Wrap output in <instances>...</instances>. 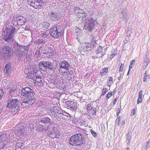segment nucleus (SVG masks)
<instances>
[{
  "mask_svg": "<svg viewBox=\"0 0 150 150\" xmlns=\"http://www.w3.org/2000/svg\"><path fill=\"white\" fill-rule=\"evenodd\" d=\"M15 27L11 25L7 27L6 32L3 35L2 39L9 44L13 43L15 41L14 35L15 33Z\"/></svg>",
  "mask_w": 150,
  "mask_h": 150,
  "instance_id": "1",
  "label": "nucleus"
},
{
  "mask_svg": "<svg viewBox=\"0 0 150 150\" xmlns=\"http://www.w3.org/2000/svg\"><path fill=\"white\" fill-rule=\"evenodd\" d=\"M84 138L81 134H75L70 138L69 143L73 146H79L85 143Z\"/></svg>",
  "mask_w": 150,
  "mask_h": 150,
  "instance_id": "2",
  "label": "nucleus"
},
{
  "mask_svg": "<svg viewBox=\"0 0 150 150\" xmlns=\"http://www.w3.org/2000/svg\"><path fill=\"white\" fill-rule=\"evenodd\" d=\"M83 19L86 21L83 28L88 31H91L97 23L96 21L91 16L83 17Z\"/></svg>",
  "mask_w": 150,
  "mask_h": 150,
  "instance_id": "3",
  "label": "nucleus"
},
{
  "mask_svg": "<svg viewBox=\"0 0 150 150\" xmlns=\"http://www.w3.org/2000/svg\"><path fill=\"white\" fill-rule=\"evenodd\" d=\"M31 94L28 96H26L27 97L24 99L23 102L22 103L21 105L24 107H27L29 105L33 104L35 102V93H32Z\"/></svg>",
  "mask_w": 150,
  "mask_h": 150,
  "instance_id": "4",
  "label": "nucleus"
},
{
  "mask_svg": "<svg viewBox=\"0 0 150 150\" xmlns=\"http://www.w3.org/2000/svg\"><path fill=\"white\" fill-rule=\"evenodd\" d=\"M62 28L59 26H53L49 31V33L54 38H57L61 36L62 35Z\"/></svg>",
  "mask_w": 150,
  "mask_h": 150,
  "instance_id": "5",
  "label": "nucleus"
},
{
  "mask_svg": "<svg viewBox=\"0 0 150 150\" xmlns=\"http://www.w3.org/2000/svg\"><path fill=\"white\" fill-rule=\"evenodd\" d=\"M39 67L40 69L47 68L53 70L56 68L53 62L50 61H42L39 63Z\"/></svg>",
  "mask_w": 150,
  "mask_h": 150,
  "instance_id": "6",
  "label": "nucleus"
},
{
  "mask_svg": "<svg viewBox=\"0 0 150 150\" xmlns=\"http://www.w3.org/2000/svg\"><path fill=\"white\" fill-rule=\"evenodd\" d=\"M57 69L59 73H64L65 70L68 71L70 68L69 64L66 61H62L59 64Z\"/></svg>",
  "mask_w": 150,
  "mask_h": 150,
  "instance_id": "7",
  "label": "nucleus"
},
{
  "mask_svg": "<svg viewBox=\"0 0 150 150\" xmlns=\"http://www.w3.org/2000/svg\"><path fill=\"white\" fill-rule=\"evenodd\" d=\"M93 45L91 43H82L80 49V53H82L85 52L90 51L93 47Z\"/></svg>",
  "mask_w": 150,
  "mask_h": 150,
  "instance_id": "8",
  "label": "nucleus"
},
{
  "mask_svg": "<svg viewBox=\"0 0 150 150\" xmlns=\"http://www.w3.org/2000/svg\"><path fill=\"white\" fill-rule=\"evenodd\" d=\"M48 16L52 21H56L60 19L62 17V15L59 12H54L49 11L48 12Z\"/></svg>",
  "mask_w": 150,
  "mask_h": 150,
  "instance_id": "9",
  "label": "nucleus"
},
{
  "mask_svg": "<svg viewBox=\"0 0 150 150\" xmlns=\"http://www.w3.org/2000/svg\"><path fill=\"white\" fill-rule=\"evenodd\" d=\"M9 138V136L7 133H2L0 136V140H1L2 143H0V149H4L6 145L5 142H6L8 139Z\"/></svg>",
  "mask_w": 150,
  "mask_h": 150,
  "instance_id": "10",
  "label": "nucleus"
},
{
  "mask_svg": "<svg viewBox=\"0 0 150 150\" xmlns=\"http://www.w3.org/2000/svg\"><path fill=\"white\" fill-rule=\"evenodd\" d=\"M44 3L42 0H37L35 1H29L28 4L33 6L35 9L40 8L41 6L44 4Z\"/></svg>",
  "mask_w": 150,
  "mask_h": 150,
  "instance_id": "11",
  "label": "nucleus"
},
{
  "mask_svg": "<svg viewBox=\"0 0 150 150\" xmlns=\"http://www.w3.org/2000/svg\"><path fill=\"white\" fill-rule=\"evenodd\" d=\"M7 101L6 108L8 109H11L15 106L18 105L19 103L18 100L16 98L9 99Z\"/></svg>",
  "mask_w": 150,
  "mask_h": 150,
  "instance_id": "12",
  "label": "nucleus"
},
{
  "mask_svg": "<svg viewBox=\"0 0 150 150\" xmlns=\"http://www.w3.org/2000/svg\"><path fill=\"white\" fill-rule=\"evenodd\" d=\"M13 66L11 63L6 64L4 68V73L7 76H10L13 71Z\"/></svg>",
  "mask_w": 150,
  "mask_h": 150,
  "instance_id": "13",
  "label": "nucleus"
},
{
  "mask_svg": "<svg viewBox=\"0 0 150 150\" xmlns=\"http://www.w3.org/2000/svg\"><path fill=\"white\" fill-rule=\"evenodd\" d=\"M3 53L4 56L8 57L12 54L13 50L10 46L6 45L2 49Z\"/></svg>",
  "mask_w": 150,
  "mask_h": 150,
  "instance_id": "14",
  "label": "nucleus"
},
{
  "mask_svg": "<svg viewBox=\"0 0 150 150\" xmlns=\"http://www.w3.org/2000/svg\"><path fill=\"white\" fill-rule=\"evenodd\" d=\"M32 93H34L33 91V88L32 87H26L22 90L21 94L23 96H26L31 94Z\"/></svg>",
  "mask_w": 150,
  "mask_h": 150,
  "instance_id": "15",
  "label": "nucleus"
},
{
  "mask_svg": "<svg viewBox=\"0 0 150 150\" xmlns=\"http://www.w3.org/2000/svg\"><path fill=\"white\" fill-rule=\"evenodd\" d=\"M14 133L17 136L21 137L27 134V130L25 128L16 129L14 131Z\"/></svg>",
  "mask_w": 150,
  "mask_h": 150,
  "instance_id": "16",
  "label": "nucleus"
},
{
  "mask_svg": "<svg viewBox=\"0 0 150 150\" xmlns=\"http://www.w3.org/2000/svg\"><path fill=\"white\" fill-rule=\"evenodd\" d=\"M53 52L51 51L50 52L46 53L43 52L42 57L44 59L48 60L50 58H51L52 56Z\"/></svg>",
  "mask_w": 150,
  "mask_h": 150,
  "instance_id": "17",
  "label": "nucleus"
},
{
  "mask_svg": "<svg viewBox=\"0 0 150 150\" xmlns=\"http://www.w3.org/2000/svg\"><path fill=\"white\" fill-rule=\"evenodd\" d=\"M41 122L44 124H51L53 122L52 119H50L49 118L47 117L44 118L41 121Z\"/></svg>",
  "mask_w": 150,
  "mask_h": 150,
  "instance_id": "18",
  "label": "nucleus"
},
{
  "mask_svg": "<svg viewBox=\"0 0 150 150\" xmlns=\"http://www.w3.org/2000/svg\"><path fill=\"white\" fill-rule=\"evenodd\" d=\"M11 112L12 114H15L17 112L20 110V107L18 105L15 106L14 107L11 108Z\"/></svg>",
  "mask_w": 150,
  "mask_h": 150,
  "instance_id": "19",
  "label": "nucleus"
},
{
  "mask_svg": "<svg viewBox=\"0 0 150 150\" xmlns=\"http://www.w3.org/2000/svg\"><path fill=\"white\" fill-rule=\"evenodd\" d=\"M59 107L56 106L52 107L50 108V112L52 115H55L57 112Z\"/></svg>",
  "mask_w": 150,
  "mask_h": 150,
  "instance_id": "20",
  "label": "nucleus"
},
{
  "mask_svg": "<svg viewBox=\"0 0 150 150\" xmlns=\"http://www.w3.org/2000/svg\"><path fill=\"white\" fill-rule=\"evenodd\" d=\"M142 91H140L139 92V97L137 100V103L139 104L142 102Z\"/></svg>",
  "mask_w": 150,
  "mask_h": 150,
  "instance_id": "21",
  "label": "nucleus"
},
{
  "mask_svg": "<svg viewBox=\"0 0 150 150\" xmlns=\"http://www.w3.org/2000/svg\"><path fill=\"white\" fill-rule=\"evenodd\" d=\"M108 71V69L107 68H103L100 71V75L102 76H104L107 74Z\"/></svg>",
  "mask_w": 150,
  "mask_h": 150,
  "instance_id": "22",
  "label": "nucleus"
},
{
  "mask_svg": "<svg viewBox=\"0 0 150 150\" xmlns=\"http://www.w3.org/2000/svg\"><path fill=\"white\" fill-rule=\"evenodd\" d=\"M72 103L70 105L69 108L72 109L73 110H76L77 109V104L75 102L72 101Z\"/></svg>",
  "mask_w": 150,
  "mask_h": 150,
  "instance_id": "23",
  "label": "nucleus"
},
{
  "mask_svg": "<svg viewBox=\"0 0 150 150\" xmlns=\"http://www.w3.org/2000/svg\"><path fill=\"white\" fill-rule=\"evenodd\" d=\"M150 78V75L147 74L146 72L144 74L143 81L146 82L148 81Z\"/></svg>",
  "mask_w": 150,
  "mask_h": 150,
  "instance_id": "24",
  "label": "nucleus"
},
{
  "mask_svg": "<svg viewBox=\"0 0 150 150\" xmlns=\"http://www.w3.org/2000/svg\"><path fill=\"white\" fill-rule=\"evenodd\" d=\"M102 50L103 47L101 46H100L98 47L97 50L96 51V53L97 54H99L101 53V56H102V57L104 55L102 53Z\"/></svg>",
  "mask_w": 150,
  "mask_h": 150,
  "instance_id": "25",
  "label": "nucleus"
},
{
  "mask_svg": "<svg viewBox=\"0 0 150 150\" xmlns=\"http://www.w3.org/2000/svg\"><path fill=\"white\" fill-rule=\"evenodd\" d=\"M75 32L76 33L77 37H79L81 35L82 32L81 30L79 28H78L76 29Z\"/></svg>",
  "mask_w": 150,
  "mask_h": 150,
  "instance_id": "26",
  "label": "nucleus"
},
{
  "mask_svg": "<svg viewBox=\"0 0 150 150\" xmlns=\"http://www.w3.org/2000/svg\"><path fill=\"white\" fill-rule=\"evenodd\" d=\"M121 119V117L119 116L118 117L117 119L116 120L115 123L116 127H118L120 125V120Z\"/></svg>",
  "mask_w": 150,
  "mask_h": 150,
  "instance_id": "27",
  "label": "nucleus"
},
{
  "mask_svg": "<svg viewBox=\"0 0 150 150\" xmlns=\"http://www.w3.org/2000/svg\"><path fill=\"white\" fill-rule=\"evenodd\" d=\"M112 53L110 55V57L111 59L113 58L116 55L117 53V51L115 49H114L112 50Z\"/></svg>",
  "mask_w": 150,
  "mask_h": 150,
  "instance_id": "28",
  "label": "nucleus"
},
{
  "mask_svg": "<svg viewBox=\"0 0 150 150\" xmlns=\"http://www.w3.org/2000/svg\"><path fill=\"white\" fill-rule=\"evenodd\" d=\"M50 21L48 22H44L43 24V26L45 28H47L50 26Z\"/></svg>",
  "mask_w": 150,
  "mask_h": 150,
  "instance_id": "29",
  "label": "nucleus"
},
{
  "mask_svg": "<svg viewBox=\"0 0 150 150\" xmlns=\"http://www.w3.org/2000/svg\"><path fill=\"white\" fill-rule=\"evenodd\" d=\"M23 51L22 50L19 48H17L15 52L16 53H17L18 56H21L22 55Z\"/></svg>",
  "mask_w": 150,
  "mask_h": 150,
  "instance_id": "30",
  "label": "nucleus"
},
{
  "mask_svg": "<svg viewBox=\"0 0 150 150\" xmlns=\"http://www.w3.org/2000/svg\"><path fill=\"white\" fill-rule=\"evenodd\" d=\"M36 82L38 83H40V85H41L42 83L43 82L42 81V78L41 77H36V78L35 80Z\"/></svg>",
  "mask_w": 150,
  "mask_h": 150,
  "instance_id": "31",
  "label": "nucleus"
},
{
  "mask_svg": "<svg viewBox=\"0 0 150 150\" xmlns=\"http://www.w3.org/2000/svg\"><path fill=\"white\" fill-rule=\"evenodd\" d=\"M131 137L130 136V134L128 132L127 134V140L128 141V142H127V144H129L130 143L129 141L131 139Z\"/></svg>",
  "mask_w": 150,
  "mask_h": 150,
  "instance_id": "32",
  "label": "nucleus"
},
{
  "mask_svg": "<svg viewBox=\"0 0 150 150\" xmlns=\"http://www.w3.org/2000/svg\"><path fill=\"white\" fill-rule=\"evenodd\" d=\"M48 34L49 32L47 31H46L45 33H43L42 34V37L43 38H45L47 37Z\"/></svg>",
  "mask_w": 150,
  "mask_h": 150,
  "instance_id": "33",
  "label": "nucleus"
},
{
  "mask_svg": "<svg viewBox=\"0 0 150 150\" xmlns=\"http://www.w3.org/2000/svg\"><path fill=\"white\" fill-rule=\"evenodd\" d=\"M72 103L71 101H66L65 103L66 104V106L67 108L68 109H69L70 107V105H71L70 104Z\"/></svg>",
  "mask_w": 150,
  "mask_h": 150,
  "instance_id": "34",
  "label": "nucleus"
},
{
  "mask_svg": "<svg viewBox=\"0 0 150 150\" xmlns=\"http://www.w3.org/2000/svg\"><path fill=\"white\" fill-rule=\"evenodd\" d=\"M90 131L91 134L93 136H94V137H96L97 136L98 134L97 133L95 132L91 129L90 130Z\"/></svg>",
  "mask_w": 150,
  "mask_h": 150,
  "instance_id": "35",
  "label": "nucleus"
},
{
  "mask_svg": "<svg viewBox=\"0 0 150 150\" xmlns=\"http://www.w3.org/2000/svg\"><path fill=\"white\" fill-rule=\"evenodd\" d=\"M64 115H65L64 114H58V115H56V116L57 118L62 119L63 118V116Z\"/></svg>",
  "mask_w": 150,
  "mask_h": 150,
  "instance_id": "36",
  "label": "nucleus"
},
{
  "mask_svg": "<svg viewBox=\"0 0 150 150\" xmlns=\"http://www.w3.org/2000/svg\"><path fill=\"white\" fill-rule=\"evenodd\" d=\"M108 89L107 88H103L102 90V95H104L108 91Z\"/></svg>",
  "mask_w": 150,
  "mask_h": 150,
  "instance_id": "37",
  "label": "nucleus"
},
{
  "mask_svg": "<svg viewBox=\"0 0 150 150\" xmlns=\"http://www.w3.org/2000/svg\"><path fill=\"white\" fill-rule=\"evenodd\" d=\"M17 48H19L20 49H24L25 47L17 44L16 45Z\"/></svg>",
  "mask_w": 150,
  "mask_h": 150,
  "instance_id": "38",
  "label": "nucleus"
},
{
  "mask_svg": "<svg viewBox=\"0 0 150 150\" xmlns=\"http://www.w3.org/2000/svg\"><path fill=\"white\" fill-rule=\"evenodd\" d=\"M112 93L109 92L106 95V97L107 98H109L112 95Z\"/></svg>",
  "mask_w": 150,
  "mask_h": 150,
  "instance_id": "39",
  "label": "nucleus"
},
{
  "mask_svg": "<svg viewBox=\"0 0 150 150\" xmlns=\"http://www.w3.org/2000/svg\"><path fill=\"white\" fill-rule=\"evenodd\" d=\"M91 109L93 110V112H92V114L93 115H96V109L95 107H92Z\"/></svg>",
  "mask_w": 150,
  "mask_h": 150,
  "instance_id": "40",
  "label": "nucleus"
},
{
  "mask_svg": "<svg viewBox=\"0 0 150 150\" xmlns=\"http://www.w3.org/2000/svg\"><path fill=\"white\" fill-rule=\"evenodd\" d=\"M60 108H59V109H58V110H57V113L56 114V115H58V114H63V111L62 110H59Z\"/></svg>",
  "mask_w": 150,
  "mask_h": 150,
  "instance_id": "41",
  "label": "nucleus"
},
{
  "mask_svg": "<svg viewBox=\"0 0 150 150\" xmlns=\"http://www.w3.org/2000/svg\"><path fill=\"white\" fill-rule=\"evenodd\" d=\"M124 66V65L122 64L120 66V69L119 70V72H121L123 71Z\"/></svg>",
  "mask_w": 150,
  "mask_h": 150,
  "instance_id": "42",
  "label": "nucleus"
},
{
  "mask_svg": "<svg viewBox=\"0 0 150 150\" xmlns=\"http://www.w3.org/2000/svg\"><path fill=\"white\" fill-rule=\"evenodd\" d=\"M121 13L122 14V15L123 16L125 15H126V10L125 9H124L123 10H122V11Z\"/></svg>",
  "mask_w": 150,
  "mask_h": 150,
  "instance_id": "43",
  "label": "nucleus"
},
{
  "mask_svg": "<svg viewBox=\"0 0 150 150\" xmlns=\"http://www.w3.org/2000/svg\"><path fill=\"white\" fill-rule=\"evenodd\" d=\"M136 110L134 109H133L131 112V115L132 116L134 115L135 113Z\"/></svg>",
  "mask_w": 150,
  "mask_h": 150,
  "instance_id": "44",
  "label": "nucleus"
},
{
  "mask_svg": "<svg viewBox=\"0 0 150 150\" xmlns=\"http://www.w3.org/2000/svg\"><path fill=\"white\" fill-rule=\"evenodd\" d=\"M40 127L41 128V129H40L39 130L41 131V130H43L45 129V130H46V129H45L44 127H43V126L42 125H39Z\"/></svg>",
  "mask_w": 150,
  "mask_h": 150,
  "instance_id": "45",
  "label": "nucleus"
},
{
  "mask_svg": "<svg viewBox=\"0 0 150 150\" xmlns=\"http://www.w3.org/2000/svg\"><path fill=\"white\" fill-rule=\"evenodd\" d=\"M87 109L88 111L91 110V107L90 104H88L87 106Z\"/></svg>",
  "mask_w": 150,
  "mask_h": 150,
  "instance_id": "46",
  "label": "nucleus"
},
{
  "mask_svg": "<svg viewBox=\"0 0 150 150\" xmlns=\"http://www.w3.org/2000/svg\"><path fill=\"white\" fill-rule=\"evenodd\" d=\"M3 91L2 89L0 88V99H1L3 96Z\"/></svg>",
  "mask_w": 150,
  "mask_h": 150,
  "instance_id": "47",
  "label": "nucleus"
},
{
  "mask_svg": "<svg viewBox=\"0 0 150 150\" xmlns=\"http://www.w3.org/2000/svg\"><path fill=\"white\" fill-rule=\"evenodd\" d=\"M78 8V9H79L78 12L79 13V14H83L84 13V11L83 10L81 9H79V8Z\"/></svg>",
  "mask_w": 150,
  "mask_h": 150,
  "instance_id": "48",
  "label": "nucleus"
},
{
  "mask_svg": "<svg viewBox=\"0 0 150 150\" xmlns=\"http://www.w3.org/2000/svg\"><path fill=\"white\" fill-rule=\"evenodd\" d=\"M69 73V70H65L64 73H59L61 75H63L65 74H67Z\"/></svg>",
  "mask_w": 150,
  "mask_h": 150,
  "instance_id": "49",
  "label": "nucleus"
},
{
  "mask_svg": "<svg viewBox=\"0 0 150 150\" xmlns=\"http://www.w3.org/2000/svg\"><path fill=\"white\" fill-rule=\"evenodd\" d=\"M120 109L119 108H118L117 109V115L118 116V117H119V115L120 113Z\"/></svg>",
  "mask_w": 150,
  "mask_h": 150,
  "instance_id": "50",
  "label": "nucleus"
},
{
  "mask_svg": "<svg viewBox=\"0 0 150 150\" xmlns=\"http://www.w3.org/2000/svg\"><path fill=\"white\" fill-rule=\"evenodd\" d=\"M127 14L126 15L123 16V17L124 18V19L125 20H127Z\"/></svg>",
  "mask_w": 150,
  "mask_h": 150,
  "instance_id": "51",
  "label": "nucleus"
},
{
  "mask_svg": "<svg viewBox=\"0 0 150 150\" xmlns=\"http://www.w3.org/2000/svg\"><path fill=\"white\" fill-rule=\"evenodd\" d=\"M135 62V60H133L130 62V64H131L132 65L133 64H134Z\"/></svg>",
  "mask_w": 150,
  "mask_h": 150,
  "instance_id": "52",
  "label": "nucleus"
},
{
  "mask_svg": "<svg viewBox=\"0 0 150 150\" xmlns=\"http://www.w3.org/2000/svg\"><path fill=\"white\" fill-rule=\"evenodd\" d=\"M132 65L131 64H130L129 65V71H130V69L132 68Z\"/></svg>",
  "mask_w": 150,
  "mask_h": 150,
  "instance_id": "53",
  "label": "nucleus"
},
{
  "mask_svg": "<svg viewBox=\"0 0 150 150\" xmlns=\"http://www.w3.org/2000/svg\"><path fill=\"white\" fill-rule=\"evenodd\" d=\"M149 62H147V61H146L144 62V64H146V65H148Z\"/></svg>",
  "mask_w": 150,
  "mask_h": 150,
  "instance_id": "54",
  "label": "nucleus"
},
{
  "mask_svg": "<svg viewBox=\"0 0 150 150\" xmlns=\"http://www.w3.org/2000/svg\"><path fill=\"white\" fill-rule=\"evenodd\" d=\"M112 80H113V78L112 77H110V79H109V81L110 82H112Z\"/></svg>",
  "mask_w": 150,
  "mask_h": 150,
  "instance_id": "55",
  "label": "nucleus"
},
{
  "mask_svg": "<svg viewBox=\"0 0 150 150\" xmlns=\"http://www.w3.org/2000/svg\"><path fill=\"white\" fill-rule=\"evenodd\" d=\"M117 100L116 99H115L113 102V103L114 104H115Z\"/></svg>",
  "mask_w": 150,
  "mask_h": 150,
  "instance_id": "56",
  "label": "nucleus"
},
{
  "mask_svg": "<svg viewBox=\"0 0 150 150\" xmlns=\"http://www.w3.org/2000/svg\"><path fill=\"white\" fill-rule=\"evenodd\" d=\"M121 73H120V76L118 77L117 78V79L118 80H120V78H121Z\"/></svg>",
  "mask_w": 150,
  "mask_h": 150,
  "instance_id": "57",
  "label": "nucleus"
},
{
  "mask_svg": "<svg viewBox=\"0 0 150 150\" xmlns=\"http://www.w3.org/2000/svg\"><path fill=\"white\" fill-rule=\"evenodd\" d=\"M125 124V122H124V121H122V122H121V125L122 126H123Z\"/></svg>",
  "mask_w": 150,
  "mask_h": 150,
  "instance_id": "58",
  "label": "nucleus"
},
{
  "mask_svg": "<svg viewBox=\"0 0 150 150\" xmlns=\"http://www.w3.org/2000/svg\"><path fill=\"white\" fill-rule=\"evenodd\" d=\"M53 133V132H51L50 133V137H52V138H53V137L52 136V133Z\"/></svg>",
  "mask_w": 150,
  "mask_h": 150,
  "instance_id": "59",
  "label": "nucleus"
},
{
  "mask_svg": "<svg viewBox=\"0 0 150 150\" xmlns=\"http://www.w3.org/2000/svg\"><path fill=\"white\" fill-rule=\"evenodd\" d=\"M149 142H147L146 143V144H147L146 146V149H147L148 148H149V146H148Z\"/></svg>",
  "mask_w": 150,
  "mask_h": 150,
  "instance_id": "60",
  "label": "nucleus"
},
{
  "mask_svg": "<svg viewBox=\"0 0 150 150\" xmlns=\"http://www.w3.org/2000/svg\"><path fill=\"white\" fill-rule=\"evenodd\" d=\"M68 74L70 75H71L72 74V73H71V71H69Z\"/></svg>",
  "mask_w": 150,
  "mask_h": 150,
  "instance_id": "61",
  "label": "nucleus"
},
{
  "mask_svg": "<svg viewBox=\"0 0 150 150\" xmlns=\"http://www.w3.org/2000/svg\"><path fill=\"white\" fill-rule=\"evenodd\" d=\"M125 150H130V149L129 148H125Z\"/></svg>",
  "mask_w": 150,
  "mask_h": 150,
  "instance_id": "62",
  "label": "nucleus"
},
{
  "mask_svg": "<svg viewBox=\"0 0 150 150\" xmlns=\"http://www.w3.org/2000/svg\"><path fill=\"white\" fill-rule=\"evenodd\" d=\"M111 93H112V94H114L115 92V91H113L112 92H111Z\"/></svg>",
  "mask_w": 150,
  "mask_h": 150,
  "instance_id": "63",
  "label": "nucleus"
},
{
  "mask_svg": "<svg viewBox=\"0 0 150 150\" xmlns=\"http://www.w3.org/2000/svg\"><path fill=\"white\" fill-rule=\"evenodd\" d=\"M76 39H77V40H78V41H79V40H80V39L79 38V37H77V38H76Z\"/></svg>",
  "mask_w": 150,
  "mask_h": 150,
  "instance_id": "64",
  "label": "nucleus"
}]
</instances>
